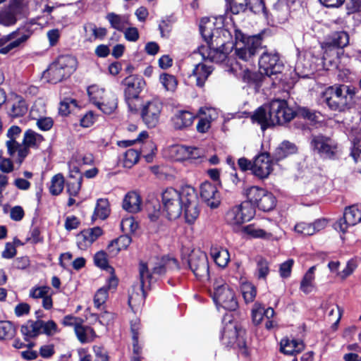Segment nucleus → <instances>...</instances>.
<instances>
[{"label": "nucleus", "instance_id": "obj_1", "mask_svg": "<svg viewBox=\"0 0 361 361\" xmlns=\"http://www.w3.org/2000/svg\"><path fill=\"white\" fill-rule=\"evenodd\" d=\"M214 25L208 19H202L200 25V33L206 42L207 44L201 45L197 51H193L192 56L193 58L201 56L202 60H209L214 63H222L226 61V65L229 66L228 71L237 73L238 70L246 71L247 68H243L242 65L235 59L227 57L226 54L220 49H214L211 47L210 41L213 37L212 29Z\"/></svg>", "mask_w": 361, "mask_h": 361}, {"label": "nucleus", "instance_id": "obj_2", "mask_svg": "<svg viewBox=\"0 0 361 361\" xmlns=\"http://www.w3.org/2000/svg\"><path fill=\"white\" fill-rule=\"evenodd\" d=\"M295 116V111L283 99L272 100L268 106L258 108L252 116L262 130L271 126L283 125L290 121Z\"/></svg>", "mask_w": 361, "mask_h": 361}, {"label": "nucleus", "instance_id": "obj_3", "mask_svg": "<svg viewBox=\"0 0 361 361\" xmlns=\"http://www.w3.org/2000/svg\"><path fill=\"white\" fill-rule=\"evenodd\" d=\"M179 269L178 261L171 257H164L158 260L149 271L145 263L141 262L139 266V274L140 280L141 295H137L140 302L145 297V288H150L151 284L157 281L159 277L165 274L168 271Z\"/></svg>", "mask_w": 361, "mask_h": 361}, {"label": "nucleus", "instance_id": "obj_4", "mask_svg": "<svg viewBox=\"0 0 361 361\" xmlns=\"http://www.w3.org/2000/svg\"><path fill=\"white\" fill-rule=\"evenodd\" d=\"M212 297L218 309L221 307L226 310L234 311L238 307L234 290L222 277L214 279Z\"/></svg>", "mask_w": 361, "mask_h": 361}, {"label": "nucleus", "instance_id": "obj_5", "mask_svg": "<svg viewBox=\"0 0 361 361\" xmlns=\"http://www.w3.org/2000/svg\"><path fill=\"white\" fill-rule=\"evenodd\" d=\"M77 60L71 55L59 56L44 73L51 83H57L69 77L76 69Z\"/></svg>", "mask_w": 361, "mask_h": 361}, {"label": "nucleus", "instance_id": "obj_6", "mask_svg": "<svg viewBox=\"0 0 361 361\" xmlns=\"http://www.w3.org/2000/svg\"><path fill=\"white\" fill-rule=\"evenodd\" d=\"M235 54L239 59L249 61L256 54L257 50L261 47L262 38L259 35L250 36L247 38L240 31H235Z\"/></svg>", "mask_w": 361, "mask_h": 361}, {"label": "nucleus", "instance_id": "obj_7", "mask_svg": "<svg viewBox=\"0 0 361 361\" xmlns=\"http://www.w3.org/2000/svg\"><path fill=\"white\" fill-rule=\"evenodd\" d=\"M183 188L180 192L173 188H166L161 195L164 209L169 219H176L182 214L183 200Z\"/></svg>", "mask_w": 361, "mask_h": 361}, {"label": "nucleus", "instance_id": "obj_8", "mask_svg": "<svg viewBox=\"0 0 361 361\" xmlns=\"http://www.w3.org/2000/svg\"><path fill=\"white\" fill-rule=\"evenodd\" d=\"M32 35L31 30L26 27H20L16 30L0 37V54H7L12 50L23 47Z\"/></svg>", "mask_w": 361, "mask_h": 361}, {"label": "nucleus", "instance_id": "obj_9", "mask_svg": "<svg viewBox=\"0 0 361 361\" xmlns=\"http://www.w3.org/2000/svg\"><path fill=\"white\" fill-rule=\"evenodd\" d=\"M188 266L197 279L207 280L209 276L207 255L200 250H193L188 257Z\"/></svg>", "mask_w": 361, "mask_h": 361}, {"label": "nucleus", "instance_id": "obj_10", "mask_svg": "<svg viewBox=\"0 0 361 361\" xmlns=\"http://www.w3.org/2000/svg\"><path fill=\"white\" fill-rule=\"evenodd\" d=\"M282 69L283 64L276 51H265L262 54L259 59V70L262 75L271 77L280 73Z\"/></svg>", "mask_w": 361, "mask_h": 361}, {"label": "nucleus", "instance_id": "obj_11", "mask_svg": "<svg viewBox=\"0 0 361 361\" xmlns=\"http://www.w3.org/2000/svg\"><path fill=\"white\" fill-rule=\"evenodd\" d=\"M163 104L160 99L154 98L142 105L141 117L148 128H154L159 122Z\"/></svg>", "mask_w": 361, "mask_h": 361}, {"label": "nucleus", "instance_id": "obj_12", "mask_svg": "<svg viewBox=\"0 0 361 361\" xmlns=\"http://www.w3.org/2000/svg\"><path fill=\"white\" fill-rule=\"evenodd\" d=\"M244 333V331L238 326L236 322L230 321L223 328L221 341L227 347L236 345L242 348L245 345L243 338Z\"/></svg>", "mask_w": 361, "mask_h": 361}, {"label": "nucleus", "instance_id": "obj_13", "mask_svg": "<svg viewBox=\"0 0 361 361\" xmlns=\"http://www.w3.org/2000/svg\"><path fill=\"white\" fill-rule=\"evenodd\" d=\"M311 147L324 159H335L337 153V143L331 137L322 135H314Z\"/></svg>", "mask_w": 361, "mask_h": 361}, {"label": "nucleus", "instance_id": "obj_14", "mask_svg": "<svg viewBox=\"0 0 361 361\" xmlns=\"http://www.w3.org/2000/svg\"><path fill=\"white\" fill-rule=\"evenodd\" d=\"M255 215V209L247 202H243L231 208L226 214V220L230 225H240L250 221Z\"/></svg>", "mask_w": 361, "mask_h": 361}, {"label": "nucleus", "instance_id": "obj_15", "mask_svg": "<svg viewBox=\"0 0 361 361\" xmlns=\"http://www.w3.org/2000/svg\"><path fill=\"white\" fill-rule=\"evenodd\" d=\"M183 209L185 211V221L188 224H193L199 216L200 211L197 205V197L195 189L192 187L183 188Z\"/></svg>", "mask_w": 361, "mask_h": 361}, {"label": "nucleus", "instance_id": "obj_16", "mask_svg": "<svg viewBox=\"0 0 361 361\" xmlns=\"http://www.w3.org/2000/svg\"><path fill=\"white\" fill-rule=\"evenodd\" d=\"M123 85L125 86L124 93L126 101L130 111H133L135 109L130 104V100L138 97L145 85V81L142 76L131 75L123 80Z\"/></svg>", "mask_w": 361, "mask_h": 361}, {"label": "nucleus", "instance_id": "obj_17", "mask_svg": "<svg viewBox=\"0 0 361 361\" xmlns=\"http://www.w3.org/2000/svg\"><path fill=\"white\" fill-rule=\"evenodd\" d=\"M273 171L272 161L268 153L257 155L252 161V174L260 179L267 178Z\"/></svg>", "mask_w": 361, "mask_h": 361}, {"label": "nucleus", "instance_id": "obj_18", "mask_svg": "<svg viewBox=\"0 0 361 361\" xmlns=\"http://www.w3.org/2000/svg\"><path fill=\"white\" fill-rule=\"evenodd\" d=\"M104 232L102 228L95 226L82 231L76 235L77 246L80 250H85L95 242Z\"/></svg>", "mask_w": 361, "mask_h": 361}, {"label": "nucleus", "instance_id": "obj_19", "mask_svg": "<svg viewBox=\"0 0 361 361\" xmlns=\"http://www.w3.org/2000/svg\"><path fill=\"white\" fill-rule=\"evenodd\" d=\"M200 196L208 207L214 209L221 202L220 194L216 187L209 182H204L200 186Z\"/></svg>", "mask_w": 361, "mask_h": 361}, {"label": "nucleus", "instance_id": "obj_20", "mask_svg": "<svg viewBox=\"0 0 361 361\" xmlns=\"http://www.w3.org/2000/svg\"><path fill=\"white\" fill-rule=\"evenodd\" d=\"M118 280L115 275L110 276L106 280V284L97 290L94 297V306L99 309L109 298V291L116 290Z\"/></svg>", "mask_w": 361, "mask_h": 361}, {"label": "nucleus", "instance_id": "obj_21", "mask_svg": "<svg viewBox=\"0 0 361 361\" xmlns=\"http://www.w3.org/2000/svg\"><path fill=\"white\" fill-rule=\"evenodd\" d=\"M171 153L176 161H182L188 159H196L201 155L200 149L196 147L183 145L174 146Z\"/></svg>", "mask_w": 361, "mask_h": 361}, {"label": "nucleus", "instance_id": "obj_22", "mask_svg": "<svg viewBox=\"0 0 361 361\" xmlns=\"http://www.w3.org/2000/svg\"><path fill=\"white\" fill-rule=\"evenodd\" d=\"M82 176L79 169L74 166L70 169L69 175L66 180V190L70 196H77L80 190Z\"/></svg>", "mask_w": 361, "mask_h": 361}, {"label": "nucleus", "instance_id": "obj_23", "mask_svg": "<svg viewBox=\"0 0 361 361\" xmlns=\"http://www.w3.org/2000/svg\"><path fill=\"white\" fill-rule=\"evenodd\" d=\"M200 119L197 124V130L200 133L207 132L211 126V121L217 116L216 110L213 108L202 107L199 110Z\"/></svg>", "mask_w": 361, "mask_h": 361}, {"label": "nucleus", "instance_id": "obj_24", "mask_svg": "<svg viewBox=\"0 0 361 361\" xmlns=\"http://www.w3.org/2000/svg\"><path fill=\"white\" fill-rule=\"evenodd\" d=\"M305 348V344L300 339L293 338H283L280 342L281 351L286 355H293L300 353Z\"/></svg>", "mask_w": 361, "mask_h": 361}, {"label": "nucleus", "instance_id": "obj_25", "mask_svg": "<svg viewBox=\"0 0 361 361\" xmlns=\"http://www.w3.org/2000/svg\"><path fill=\"white\" fill-rule=\"evenodd\" d=\"M195 119V116L188 111H178L171 118L173 127L176 130H183L190 127Z\"/></svg>", "mask_w": 361, "mask_h": 361}, {"label": "nucleus", "instance_id": "obj_26", "mask_svg": "<svg viewBox=\"0 0 361 361\" xmlns=\"http://www.w3.org/2000/svg\"><path fill=\"white\" fill-rule=\"evenodd\" d=\"M212 66H207L204 63L200 62L194 66L190 77H193L195 79L197 86L202 87L212 73Z\"/></svg>", "mask_w": 361, "mask_h": 361}, {"label": "nucleus", "instance_id": "obj_27", "mask_svg": "<svg viewBox=\"0 0 361 361\" xmlns=\"http://www.w3.org/2000/svg\"><path fill=\"white\" fill-rule=\"evenodd\" d=\"M321 101L330 110L336 111L338 109V86L334 85L326 88L322 94Z\"/></svg>", "mask_w": 361, "mask_h": 361}, {"label": "nucleus", "instance_id": "obj_28", "mask_svg": "<svg viewBox=\"0 0 361 361\" xmlns=\"http://www.w3.org/2000/svg\"><path fill=\"white\" fill-rule=\"evenodd\" d=\"M355 94L354 87L340 85V111L350 109L353 105Z\"/></svg>", "mask_w": 361, "mask_h": 361}, {"label": "nucleus", "instance_id": "obj_29", "mask_svg": "<svg viewBox=\"0 0 361 361\" xmlns=\"http://www.w3.org/2000/svg\"><path fill=\"white\" fill-rule=\"evenodd\" d=\"M20 11V8L17 4H11L8 8L0 12V24L9 27L13 25L17 22V15Z\"/></svg>", "mask_w": 361, "mask_h": 361}, {"label": "nucleus", "instance_id": "obj_30", "mask_svg": "<svg viewBox=\"0 0 361 361\" xmlns=\"http://www.w3.org/2000/svg\"><path fill=\"white\" fill-rule=\"evenodd\" d=\"M123 209L129 213H137L141 209V198L135 192H128L123 200Z\"/></svg>", "mask_w": 361, "mask_h": 361}, {"label": "nucleus", "instance_id": "obj_31", "mask_svg": "<svg viewBox=\"0 0 361 361\" xmlns=\"http://www.w3.org/2000/svg\"><path fill=\"white\" fill-rule=\"evenodd\" d=\"M97 108L105 114L115 112L118 106V99L113 92H106L104 98L97 104Z\"/></svg>", "mask_w": 361, "mask_h": 361}, {"label": "nucleus", "instance_id": "obj_32", "mask_svg": "<svg viewBox=\"0 0 361 361\" xmlns=\"http://www.w3.org/2000/svg\"><path fill=\"white\" fill-rule=\"evenodd\" d=\"M7 147V152L11 157H14L16 154L18 155V161L21 164L23 159L27 157L29 153V149L25 147L24 144L20 145L16 140H8L6 142Z\"/></svg>", "mask_w": 361, "mask_h": 361}, {"label": "nucleus", "instance_id": "obj_33", "mask_svg": "<svg viewBox=\"0 0 361 361\" xmlns=\"http://www.w3.org/2000/svg\"><path fill=\"white\" fill-rule=\"evenodd\" d=\"M343 221L348 226H354L361 221V204L346 207L343 212Z\"/></svg>", "mask_w": 361, "mask_h": 361}, {"label": "nucleus", "instance_id": "obj_34", "mask_svg": "<svg viewBox=\"0 0 361 361\" xmlns=\"http://www.w3.org/2000/svg\"><path fill=\"white\" fill-rule=\"evenodd\" d=\"M111 27L118 31H123L127 25H130L129 16L126 14H117L114 12L109 13L106 16Z\"/></svg>", "mask_w": 361, "mask_h": 361}, {"label": "nucleus", "instance_id": "obj_35", "mask_svg": "<svg viewBox=\"0 0 361 361\" xmlns=\"http://www.w3.org/2000/svg\"><path fill=\"white\" fill-rule=\"evenodd\" d=\"M42 320H29L21 326L20 331L27 340L30 338L37 337L42 334Z\"/></svg>", "mask_w": 361, "mask_h": 361}, {"label": "nucleus", "instance_id": "obj_36", "mask_svg": "<svg viewBox=\"0 0 361 361\" xmlns=\"http://www.w3.org/2000/svg\"><path fill=\"white\" fill-rule=\"evenodd\" d=\"M350 43L349 35L346 32L340 31V49H343V51L340 52V63H346L347 61L350 58L355 57L356 51L354 49L345 50V48H348Z\"/></svg>", "mask_w": 361, "mask_h": 361}, {"label": "nucleus", "instance_id": "obj_37", "mask_svg": "<svg viewBox=\"0 0 361 361\" xmlns=\"http://www.w3.org/2000/svg\"><path fill=\"white\" fill-rule=\"evenodd\" d=\"M210 255L215 263L220 267H226L230 260V255L227 249L221 247H212Z\"/></svg>", "mask_w": 361, "mask_h": 361}, {"label": "nucleus", "instance_id": "obj_38", "mask_svg": "<svg viewBox=\"0 0 361 361\" xmlns=\"http://www.w3.org/2000/svg\"><path fill=\"white\" fill-rule=\"evenodd\" d=\"M86 40L90 42L97 39H102L107 34V30L105 27H98L93 23H89L84 26Z\"/></svg>", "mask_w": 361, "mask_h": 361}, {"label": "nucleus", "instance_id": "obj_39", "mask_svg": "<svg viewBox=\"0 0 361 361\" xmlns=\"http://www.w3.org/2000/svg\"><path fill=\"white\" fill-rule=\"evenodd\" d=\"M132 239L128 234L121 235L109 244L107 250L110 254L115 255L119 251L127 249Z\"/></svg>", "mask_w": 361, "mask_h": 361}, {"label": "nucleus", "instance_id": "obj_40", "mask_svg": "<svg viewBox=\"0 0 361 361\" xmlns=\"http://www.w3.org/2000/svg\"><path fill=\"white\" fill-rule=\"evenodd\" d=\"M75 333L78 339L82 343H90L96 337L95 331L92 327L82 325L81 323L79 326H75Z\"/></svg>", "mask_w": 361, "mask_h": 361}, {"label": "nucleus", "instance_id": "obj_41", "mask_svg": "<svg viewBox=\"0 0 361 361\" xmlns=\"http://www.w3.org/2000/svg\"><path fill=\"white\" fill-rule=\"evenodd\" d=\"M43 141V136L32 130L28 129L24 133L23 144L27 149L39 147Z\"/></svg>", "mask_w": 361, "mask_h": 361}, {"label": "nucleus", "instance_id": "obj_42", "mask_svg": "<svg viewBox=\"0 0 361 361\" xmlns=\"http://www.w3.org/2000/svg\"><path fill=\"white\" fill-rule=\"evenodd\" d=\"M296 151L297 147L294 144L284 141L275 149L274 157L276 161H280L290 154H295Z\"/></svg>", "mask_w": 361, "mask_h": 361}, {"label": "nucleus", "instance_id": "obj_43", "mask_svg": "<svg viewBox=\"0 0 361 361\" xmlns=\"http://www.w3.org/2000/svg\"><path fill=\"white\" fill-rule=\"evenodd\" d=\"M27 111V105L25 99L20 96L16 95L12 100L10 114L13 117H19L25 115Z\"/></svg>", "mask_w": 361, "mask_h": 361}, {"label": "nucleus", "instance_id": "obj_44", "mask_svg": "<svg viewBox=\"0 0 361 361\" xmlns=\"http://www.w3.org/2000/svg\"><path fill=\"white\" fill-rule=\"evenodd\" d=\"M110 214L109 204L106 199H99L94 208L92 219H97L104 220L106 219Z\"/></svg>", "mask_w": 361, "mask_h": 361}, {"label": "nucleus", "instance_id": "obj_45", "mask_svg": "<svg viewBox=\"0 0 361 361\" xmlns=\"http://www.w3.org/2000/svg\"><path fill=\"white\" fill-rule=\"evenodd\" d=\"M315 269V266L311 267L305 273L302 280L301 281L300 290L306 294L311 293L314 288V281Z\"/></svg>", "mask_w": 361, "mask_h": 361}, {"label": "nucleus", "instance_id": "obj_46", "mask_svg": "<svg viewBox=\"0 0 361 361\" xmlns=\"http://www.w3.org/2000/svg\"><path fill=\"white\" fill-rule=\"evenodd\" d=\"M265 191L266 190L257 186H251L247 188L245 190V195L248 200L247 202L252 207V205L257 206L262 196L265 194Z\"/></svg>", "mask_w": 361, "mask_h": 361}, {"label": "nucleus", "instance_id": "obj_47", "mask_svg": "<svg viewBox=\"0 0 361 361\" xmlns=\"http://www.w3.org/2000/svg\"><path fill=\"white\" fill-rule=\"evenodd\" d=\"M276 205V198L274 195L268 192L265 191V194L262 196L259 202L257 203V207L264 212L271 211L274 208Z\"/></svg>", "mask_w": 361, "mask_h": 361}, {"label": "nucleus", "instance_id": "obj_48", "mask_svg": "<svg viewBox=\"0 0 361 361\" xmlns=\"http://www.w3.org/2000/svg\"><path fill=\"white\" fill-rule=\"evenodd\" d=\"M245 233L255 238H262L269 240L273 235L271 232L266 231L255 225L250 224L243 228Z\"/></svg>", "mask_w": 361, "mask_h": 361}, {"label": "nucleus", "instance_id": "obj_49", "mask_svg": "<svg viewBox=\"0 0 361 361\" xmlns=\"http://www.w3.org/2000/svg\"><path fill=\"white\" fill-rule=\"evenodd\" d=\"M65 180L61 173H58L51 178L49 192L53 195H59L64 188Z\"/></svg>", "mask_w": 361, "mask_h": 361}, {"label": "nucleus", "instance_id": "obj_50", "mask_svg": "<svg viewBox=\"0 0 361 361\" xmlns=\"http://www.w3.org/2000/svg\"><path fill=\"white\" fill-rule=\"evenodd\" d=\"M139 158L140 154L137 150L129 149L123 154L121 164L123 167L130 169L138 161Z\"/></svg>", "mask_w": 361, "mask_h": 361}, {"label": "nucleus", "instance_id": "obj_51", "mask_svg": "<svg viewBox=\"0 0 361 361\" xmlns=\"http://www.w3.org/2000/svg\"><path fill=\"white\" fill-rule=\"evenodd\" d=\"M226 1L227 8L235 15L244 12L250 4L249 0H226Z\"/></svg>", "mask_w": 361, "mask_h": 361}, {"label": "nucleus", "instance_id": "obj_52", "mask_svg": "<svg viewBox=\"0 0 361 361\" xmlns=\"http://www.w3.org/2000/svg\"><path fill=\"white\" fill-rule=\"evenodd\" d=\"M94 261L96 266L101 269L106 270L111 276L114 274V269L108 264L106 254L104 251L97 252L94 257Z\"/></svg>", "mask_w": 361, "mask_h": 361}, {"label": "nucleus", "instance_id": "obj_53", "mask_svg": "<svg viewBox=\"0 0 361 361\" xmlns=\"http://www.w3.org/2000/svg\"><path fill=\"white\" fill-rule=\"evenodd\" d=\"M241 291L246 303L254 301L257 294L256 288L254 285L249 282L243 283L241 286Z\"/></svg>", "mask_w": 361, "mask_h": 361}, {"label": "nucleus", "instance_id": "obj_54", "mask_svg": "<svg viewBox=\"0 0 361 361\" xmlns=\"http://www.w3.org/2000/svg\"><path fill=\"white\" fill-rule=\"evenodd\" d=\"M87 93L90 99L97 106L104 98L105 95L104 90L97 85H91L87 88Z\"/></svg>", "mask_w": 361, "mask_h": 361}, {"label": "nucleus", "instance_id": "obj_55", "mask_svg": "<svg viewBox=\"0 0 361 361\" xmlns=\"http://www.w3.org/2000/svg\"><path fill=\"white\" fill-rule=\"evenodd\" d=\"M159 80L167 91L173 92L178 85L176 77L167 73L161 74L159 77Z\"/></svg>", "mask_w": 361, "mask_h": 361}, {"label": "nucleus", "instance_id": "obj_56", "mask_svg": "<svg viewBox=\"0 0 361 361\" xmlns=\"http://www.w3.org/2000/svg\"><path fill=\"white\" fill-rule=\"evenodd\" d=\"M30 114V116L34 120L44 116L46 114V106L44 102L42 99L37 100L31 107Z\"/></svg>", "mask_w": 361, "mask_h": 361}, {"label": "nucleus", "instance_id": "obj_57", "mask_svg": "<svg viewBox=\"0 0 361 361\" xmlns=\"http://www.w3.org/2000/svg\"><path fill=\"white\" fill-rule=\"evenodd\" d=\"M15 334V328L8 321H0V340L12 338Z\"/></svg>", "mask_w": 361, "mask_h": 361}, {"label": "nucleus", "instance_id": "obj_58", "mask_svg": "<svg viewBox=\"0 0 361 361\" xmlns=\"http://www.w3.org/2000/svg\"><path fill=\"white\" fill-rule=\"evenodd\" d=\"M138 227L137 223L133 216L123 218L121 222V228L126 234L134 233Z\"/></svg>", "mask_w": 361, "mask_h": 361}, {"label": "nucleus", "instance_id": "obj_59", "mask_svg": "<svg viewBox=\"0 0 361 361\" xmlns=\"http://www.w3.org/2000/svg\"><path fill=\"white\" fill-rule=\"evenodd\" d=\"M257 273L259 279H265L269 273V262L262 257L257 259Z\"/></svg>", "mask_w": 361, "mask_h": 361}, {"label": "nucleus", "instance_id": "obj_60", "mask_svg": "<svg viewBox=\"0 0 361 361\" xmlns=\"http://www.w3.org/2000/svg\"><path fill=\"white\" fill-rule=\"evenodd\" d=\"M252 319L255 325L261 324L262 321L265 319L264 315V307L259 303H255L252 310Z\"/></svg>", "mask_w": 361, "mask_h": 361}, {"label": "nucleus", "instance_id": "obj_61", "mask_svg": "<svg viewBox=\"0 0 361 361\" xmlns=\"http://www.w3.org/2000/svg\"><path fill=\"white\" fill-rule=\"evenodd\" d=\"M42 333L47 336H54L59 331L57 324L53 320L47 322L42 320Z\"/></svg>", "mask_w": 361, "mask_h": 361}, {"label": "nucleus", "instance_id": "obj_62", "mask_svg": "<svg viewBox=\"0 0 361 361\" xmlns=\"http://www.w3.org/2000/svg\"><path fill=\"white\" fill-rule=\"evenodd\" d=\"M350 154L356 163L361 162V139L355 138L353 141Z\"/></svg>", "mask_w": 361, "mask_h": 361}, {"label": "nucleus", "instance_id": "obj_63", "mask_svg": "<svg viewBox=\"0 0 361 361\" xmlns=\"http://www.w3.org/2000/svg\"><path fill=\"white\" fill-rule=\"evenodd\" d=\"M312 224L300 222L295 226V231L300 234L311 235L314 234V228Z\"/></svg>", "mask_w": 361, "mask_h": 361}, {"label": "nucleus", "instance_id": "obj_64", "mask_svg": "<svg viewBox=\"0 0 361 361\" xmlns=\"http://www.w3.org/2000/svg\"><path fill=\"white\" fill-rule=\"evenodd\" d=\"M357 264L355 259H351L348 261L345 267L340 271V279H345L351 275L357 268Z\"/></svg>", "mask_w": 361, "mask_h": 361}]
</instances>
